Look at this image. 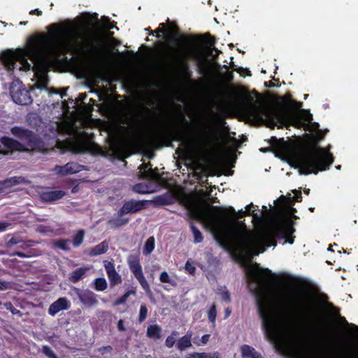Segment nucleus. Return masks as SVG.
<instances>
[{
	"instance_id": "nucleus-1",
	"label": "nucleus",
	"mask_w": 358,
	"mask_h": 358,
	"mask_svg": "<svg viewBox=\"0 0 358 358\" xmlns=\"http://www.w3.org/2000/svg\"><path fill=\"white\" fill-rule=\"evenodd\" d=\"M252 203L245 207L246 210H238L237 213L232 206L228 207L226 210L232 215L228 217L222 209L218 207L211 206L214 212L206 216L208 225L214 231V236L216 241L225 249H229L235 246H245L247 248L264 242L267 247L277 245V239L284 240V243L293 244L295 236L294 227V222L289 219L280 224L274 226L269 229L262 237L253 235L250 233L241 229L237 224L241 227L246 229L245 224L238 220L244 217L245 215H250L251 213L248 209Z\"/></svg>"
},
{
	"instance_id": "nucleus-2",
	"label": "nucleus",
	"mask_w": 358,
	"mask_h": 358,
	"mask_svg": "<svg viewBox=\"0 0 358 358\" xmlns=\"http://www.w3.org/2000/svg\"><path fill=\"white\" fill-rule=\"evenodd\" d=\"M48 35H32L29 38L28 54L29 58L36 63L45 66L55 63H69L73 61L64 54L87 56L94 59L103 57L106 52V39L99 35H91L84 45H71L66 38L71 34V28L62 23H54L49 26Z\"/></svg>"
},
{
	"instance_id": "nucleus-3",
	"label": "nucleus",
	"mask_w": 358,
	"mask_h": 358,
	"mask_svg": "<svg viewBox=\"0 0 358 358\" xmlns=\"http://www.w3.org/2000/svg\"><path fill=\"white\" fill-rule=\"evenodd\" d=\"M245 113L252 120L262 121L264 118H266L273 124L279 123L280 124L278 127L279 128L289 125L301 128L306 122H310L313 120L312 114L310 112H307V114L304 116H302L300 112H296L292 116H289L281 110L268 109L257 105L252 102V98H248L245 107Z\"/></svg>"
},
{
	"instance_id": "nucleus-4",
	"label": "nucleus",
	"mask_w": 358,
	"mask_h": 358,
	"mask_svg": "<svg viewBox=\"0 0 358 358\" xmlns=\"http://www.w3.org/2000/svg\"><path fill=\"white\" fill-rule=\"evenodd\" d=\"M334 160L331 153L326 152L322 148L316 147L308 154L297 156L296 164L301 174H317L319 171L329 169Z\"/></svg>"
},
{
	"instance_id": "nucleus-5",
	"label": "nucleus",
	"mask_w": 358,
	"mask_h": 358,
	"mask_svg": "<svg viewBox=\"0 0 358 358\" xmlns=\"http://www.w3.org/2000/svg\"><path fill=\"white\" fill-rule=\"evenodd\" d=\"M152 138L156 143L166 147L171 146L173 141H180L194 146L206 141V137L203 136L178 128L174 129L163 128L155 133Z\"/></svg>"
},
{
	"instance_id": "nucleus-6",
	"label": "nucleus",
	"mask_w": 358,
	"mask_h": 358,
	"mask_svg": "<svg viewBox=\"0 0 358 358\" xmlns=\"http://www.w3.org/2000/svg\"><path fill=\"white\" fill-rule=\"evenodd\" d=\"M306 306L297 310V315L303 322L310 324H318L320 322L321 303L314 297H307Z\"/></svg>"
},
{
	"instance_id": "nucleus-7",
	"label": "nucleus",
	"mask_w": 358,
	"mask_h": 358,
	"mask_svg": "<svg viewBox=\"0 0 358 358\" xmlns=\"http://www.w3.org/2000/svg\"><path fill=\"white\" fill-rule=\"evenodd\" d=\"M127 264L131 272L137 279L142 288L148 292L150 291V285L146 280L143 273V268L140 263V259L137 255H129L127 258Z\"/></svg>"
},
{
	"instance_id": "nucleus-8",
	"label": "nucleus",
	"mask_w": 358,
	"mask_h": 358,
	"mask_svg": "<svg viewBox=\"0 0 358 358\" xmlns=\"http://www.w3.org/2000/svg\"><path fill=\"white\" fill-rule=\"evenodd\" d=\"M150 201L131 199L125 201L117 211L120 217L129 213H136L146 208Z\"/></svg>"
},
{
	"instance_id": "nucleus-9",
	"label": "nucleus",
	"mask_w": 358,
	"mask_h": 358,
	"mask_svg": "<svg viewBox=\"0 0 358 358\" xmlns=\"http://www.w3.org/2000/svg\"><path fill=\"white\" fill-rule=\"evenodd\" d=\"M174 59L176 64V70L178 76L183 80L190 79L192 73L189 69V65L187 58L184 54L180 51L178 54L174 55Z\"/></svg>"
},
{
	"instance_id": "nucleus-10",
	"label": "nucleus",
	"mask_w": 358,
	"mask_h": 358,
	"mask_svg": "<svg viewBox=\"0 0 358 358\" xmlns=\"http://www.w3.org/2000/svg\"><path fill=\"white\" fill-rule=\"evenodd\" d=\"M73 145L77 153L89 152L92 150V137L87 133L83 131L76 138Z\"/></svg>"
},
{
	"instance_id": "nucleus-11",
	"label": "nucleus",
	"mask_w": 358,
	"mask_h": 358,
	"mask_svg": "<svg viewBox=\"0 0 358 358\" xmlns=\"http://www.w3.org/2000/svg\"><path fill=\"white\" fill-rule=\"evenodd\" d=\"M10 132L14 136L25 141L29 146L34 145L37 141L34 133L22 127L15 126L11 128Z\"/></svg>"
},
{
	"instance_id": "nucleus-12",
	"label": "nucleus",
	"mask_w": 358,
	"mask_h": 358,
	"mask_svg": "<svg viewBox=\"0 0 358 358\" xmlns=\"http://www.w3.org/2000/svg\"><path fill=\"white\" fill-rule=\"evenodd\" d=\"M22 58L23 55L21 50L16 52L7 50L0 55V60L8 71L14 70L16 62L21 60Z\"/></svg>"
},
{
	"instance_id": "nucleus-13",
	"label": "nucleus",
	"mask_w": 358,
	"mask_h": 358,
	"mask_svg": "<svg viewBox=\"0 0 358 358\" xmlns=\"http://www.w3.org/2000/svg\"><path fill=\"white\" fill-rule=\"evenodd\" d=\"M11 97L13 101L18 105L28 106L32 103L30 91L22 87L18 88L16 91H11Z\"/></svg>"
},
{
	"instance_id": "nucleus-14",
	"label": "nucleus",
	"mask_w": 358,
	"mask_h": 358,
	"mask_svg": "<svg viewBox=\"0 0 358 358\" xmlns=\"http://www.w3.org/2000/svg\"><path fill=\"white\" fill-rule=\"evenodd\" d=\"M76 293L81 303L86 306L92 307L98 303L96 294L90 289H76Z\"/></svg>"
},
{
	"instance_id": "nucleus-15",
	"label": "nucleus",
	"mask_w": 358,
	"mask_h": 358,
	"mask_svg": "<svg viewBox=\"0 0 358 358\" xmlns=\"http://www.w3.org/2000/svg\"><path fill=\"white\" fill-rule=\"evenodd\" d=\"M273 275V273L268 268L252 269L250 273V278L252 281L262 285Z\"/></svg>"
},
{
	"instance_id": "nucleus-16",
	"label": "nucleus",
	"mask_w": 358,
	"mask_h": 358,
	"mask_svg": "<svg viewBox=\"0 0 358 358\" xmlns=\"http://www.w3.org/2000/svg\"><path fill=\"white\" fill-rule=\"evenodd\" d=\"M71 307L70 301L65 297H60L54 301L48 308V314L55 316L61 310H68Z\"/></svg>"
},
{
	"instance_id": "nucleus-17",
	"label": "nucleus",
	"mask_w": 358,
	"mask_h": 358,
	"mask_svg": "<svg viewBox=\"0 0 358 358\" xmlns=\"http://www.w3.org/2000/svg\"><path fill=\"white\" fill-rule=\"evenodd\" d=\"M105 269L110 281V287H114L122 283V280L121 275L116 271L115 264L111 262H106Z\"/></svg>"
},
{
	"instance_id": "nucleus-18",
	"label": "nucleus",
	"mask_w": 358,
	"mask_h": 358,
	"mask_svg": "<svg viewBox=\"0 0 358 358\" xmlns=\"http://www.w3.org/2000/svg\"><path fill=\"white\" fill-rule=\"evenodd\" d=\"M84 166L75 162H69L64 166H56L55 170L60 175L66 176L79 173Z\"/></svg>"
},
{
	"instance_id": "nucleus-19",
	"label": "nucleus",
	"mask_w": 358,
	"mask_h": 358,
	"mask_svg": "<svg viewBox=\"0 0 358 358\" xmlns=\"http://www.w3.org/2000/svg\"><path fill=\"white\" fill-rule=\"evenodd\" d=\"M1 143L8 149L14 151H24V146L18 141L8 136H2L0 139Z\"/></svg>"
},
{
	"instance_id": "nucleus-20",
	"label": "nucleus",
	"mask_w": 358,
	"mask_h": 358,
	"mask_svg": "<svg viewBox=\"0 0 358 358\" xmlns=\"http://www.w3.org/2000/svg\"><path fill=\"white\" fill-rule=\"evenodd\" d=\"M278 100L282 106L287 107L289 110H298L301 109L303 104L302 102L292 99L290 94L279 96Z\"/></svg>"
},
{
	"instance_id": "nucleus-21",
	"label": "nucleus",
	"mask_w": 358,
	"mask_h": 358,
	"mask_svg": "<svg viewBox=\"0 0 358 358\" xmlns=\"http://www.w3.org/2000/svg\"><path fill=\"white\" fill-rule=\"evenodd\" d=\"M66 194L63 190H50L42 192L41 194V199L48 203H52L61 199Z\"/></svg>"
},
{
	"instance_id": "nucleus-22",
	"label": "nucleus",
	"mask_w": 358,
	"mask_h": 358,
	"mask_svg": "<svg viewBox=\"0 0 358 358\" xmlns=\"http://www.w3.org/2000/svg\"><path fill=\"white\" fill-rule=\"evenodd\" d=\"M27 182L28 180L23 176H13L4 180L1 184L0 189L10 188L19 184Z\"/></svg>"
},
{
	"instance_id": "nucleus-23",
	"label": "nucleus",
	"mask_w": 358,
	"mask_h": 358,
	"mask_svg": "<svg viewBox=\"0 0 358 358\" xmlns=\"http://www.w3.org/2000/svg\"><path fill=\"white\" fill-rule=\"evenodd\" d=\"M192 332L187 331L185 336L178 340L176 348L179 351H184L192 346Z\"/></svg>"
},
{
	"instance_id": "nucleus-24",
	"label": "nucleus",
	"mask_w": 358,
	"mask_h": 358,
	"mask_svg": "<svg viewBox=\"0 0 358 358\" xmlns=\"http://www.w3.org/2000/svg\"><path fill=\"white\" fill-rule=\"evenodd\" d=\"M162 329L158 324H150L147 328L146 335L148 338L158 340L162 338Z\"/></svg>"
},
{
	"instance_id": "nucleus-25",
	"label": "nucleus",
	"mask_w": 358,
	"mask_h": 358,
	"mask_svg": "<svg viewBox=\"0 0 358 358\" xmlns=\"http://www.w3.org/2000/svg\"><path fill=\"white\" fill-rule=\"evenodd\" d=\"M241 352L244 358H259L261 357L260 354L254 348L245 344L241 347Z\"/></svg>"
},
{
	"instance_id": "nucleus-26",
	"label": "nucleus",
	"mask_w": 358,
	"mask_h": 358,
	"mask_svg": "<svg viewBox=\"0 0 358 358\" xmlns=\"http://www.w3.org/2000/svg\"><path fill=\"white\" fill-rule=\"evenodd\" d=\"M108 250V243L106 241H103L99 244L93 247L90 251V255L92 257H96L106 253Z\"/></svg>"
},
{
	"instance_id": "nucleus-27",
	"label": "nucleus",
	"mask_w": 358,
	"mask_h": 358,
	"mask_svg": "<svg viewBox=\"0 0 358 358\" xmlns=\"http://www.w3.org/2000/svg\"><path fill=\"white\" fill-rule=\"evenodd\" d=\"M87 268L80 267L73 270L69 275V280L71 282L76 283L80 280L85 275Z\"/></svg>"
},
{
	"instance_id": "nucleus-28",
	"label": "nucleus",
	"mask_w": 358,
	"mask_h": 358,
	"mask_svg": "<svg viewBox=\"0 0 358 358\" xmlns=\"http://www.w3.org/2000/svg\"><path fill=\"white\" fill-rule=\"evenodd\" d=\"M143 179L157 180L159 178V173L157 168L152 169L150 166L147 171L143 172Z\"/></svg>"
},
{
	"instance_id": "nucleus-29",
	"label": "nucleus",
	"mask_w": 358,
	"mask_h": 358,
	"mask_svg": "<svg viewBox=\"0 0 358 358\" xmlns=\"http://www.w3.org/2000/svg\"><path fill=\"white\" fill-rule=\"evenodd\" d=\"M129 222L128 218H122L118 215V217L113 218L108 221V223L113 228L117 229L122 226L126 225Z\"/></svg>"
},
{
	"instance_id": "nucleus-30",
	"label": "nucleus",
	"mask_w": 358,
	"mask_h": 358,
	"mask_svg": "<svg viewBox=\"0 0 358 358\" xmlns=\"http://www.w3.org/2000/svg\"><path fill=\"white\" fill-rule=\"evenodd\" d=\"M171 197L168 194H162L155 198L154 202L157 206H166L171 203Z\"/></svg>"
},
{
	"instance_id": "nucleus-31",
	"label": "nucleus",
	"mask_w": 358,
	"mask_h": 358,
	"mask_svg": "<svg viewBox=\"0 0 358 358\" xmlns=\"http://www.w3.org/2000/svg\"><path fill=\"white\" fill-rule=\"evenodd\" d=\"M70 240L69 239H58L55 240L53 242V246L55 248H59L64 251H69L70 247H69Z\"/></svg>"
},
{
	"instance_id": "nucleus-32",
	"label": "nucleus",
	"mask_w": 358,
	"mask_h": 358,
	"mask_svg": "<svg viewBox=\"0 0 358 358\" xmlns=\"http://www.w3.org/2000/svg\"><path fill=\"white\" fill-rule=\"evenodd\" d=\"M94 289L96 291L102 292L107 288V282L104 278H97L94 280Z\"/></svg>"
},
{
	"instance_id": "nucleus-33",
	"label": "nucleus",
	"mask_w": 358,
	"mask_h": 358,
	"mask_svg": "<svg viewBox=\"0 0 358 358\" xmlns=\"http://www.w3.org/2000/svg\"><path fill=\"white\" fill-rule=\"evenodd\" d=\"M190 229L194 236V243H201L203 240V235L201 232L199 230V229L194 224L193 222L190 223Z\"/></svg>"
},
{
	"instance_id": "nucleus-34",
	"label": "nucleus",
	"mask_w": 358,
	"mask_h": 358,
	"mask_svg": "<svg viewBox=\"0 0 358 358\" xmlns=\"http://www.w3.org/2000/svg\"><path fill=\"white\" fill-rule=\"evenodd\" d=\"M85 236V231L80 229L77 231V233L73 237V245L74 247L80 246L84 240Z\"/></svg>"
},
{
	"instance_id": "nucleus-35",
	"label": "nucleus",
	"mask_w": 358,
	"mask_h": 358,
	"mask_svg": "<svg viewBox=\"0 0 358 358\" xmlns=\"http://www.w3.org/2000/svg\"><path fill=\"white\" fill-rule=\"evenodd\" d=\"M155 248V238L153 236L149 237L144 245L143 253L145 255L150 254Z\"/></svg>"
},
{
	"instance_id": "nucleus-36",
	"label": "nucleus",
	"mask_w": 358,
	"mask_h": 358,
	"mask_svg": "<svg viewBox=\"0 0 358 358\" xmlns=\"http://www.w3.org/2000/svg\"><path fill=\"white\" fill-rule=\"evenodd\" d=\"M132 189L134 192L141 194H146L150 192L148 185L143 183L136 184L134 185Z\"/></svg>"
},
{
	"instance_id": "nucleus-37",
	"label": "nucleus",
	"mask_w": 358,
	"mask_h": 358,
	"mask_svg": "<svg viewBox=\"0 0 358 358\" xmlns=\"http://www.w3.org/2000/svg\"><path fill=\"white\" fill-rule=\"evenodd\" d=\"M179 335V332L177 331H173L171 334L169 335L165 341V345L168 348H171L173 347L174 344L176 341V338Z\"/></svg>"
},
{
	"instance_id": "nucleus-38",
	"label": "nucleus",
	"mask_w": 358,
	"mask_h": 358,
	"mask_svg": "<svg viewBox=\"0 0 358 358\" xmlns=\"http://www.w3.org/2000/svg\"><path fill=\"white\" fill-rule=\"evenodd\" d=\"M203 36L206 39V43H208L210 46L213 47V50L216 52V55H215V57H217L220 51L214 47L216 43L215 38L214 36H212L210 33L205 34Z\"/></svg>"
},
{
	"instance_id": "nucleus-39",
	"label": "nucleus",
	"mask_w": 358,
	"mask_h": 358,
	"mask_svg": "<svg viewBox=\"0 0 358 358\" xmlns=\"http://www.w3.org/2000/svg\"><path fill=\"white\" fill-rule=\"evenodd\" d=\"M217 317V307L215 303H213L210 308L208 311V317L209 321L215 324Z\"/></svg>"
},
{
	"instance_id": "nucleus-40",
	"label": "nucleus",
	"mask_w": 358,
	"mask_h": 358,
	"mask_svg": "<svg viewBox=\"0 0 358 358\" xmlns=\"http://www.w3.org/2000/svg\"><path fill=\"white\" fill-rule=\"evenodd\" d=\"M148 316V308L145 304H141L140 306L138 321L142 323Z\"/></svg>"
},
{
	"instance_id": "nucleus-41",
	"label": "nucleus",
	"mask_w": 358,
	"mask_h": 358,
	"mask_svg": "<svg viewBox=\"0 0 358 358\" xmlns=\"http://www.w3.org/2000/svg\"><path fill=\"white\" fill-rule=\"evenodd\" d=\"M3 306L8 310H10L13 315H18L19 317L22 316V312L15 308L11 302H6L3 303Z\"/></svg>"
},
{
	"instance_id": "nucleus-42",
	"label": "nucleus",
	"mask_w": 358,
	"mask_h": 358,
	"mask_svg": "<svg viewBox=\"0 0 358 358\" xmlns=\"http://www.w3.org/2000/svg\"><path fill=\"white\" fill-rule=\"evenodd\" d=\"M41 351L48 358H58L57 355L48 345H43Z\"/></svg>"
},
{
	"instance_id": "nucleus-43",
	"label": "nucleus",
	"mask_w": 358,
	"mask_h": 358,
	"mask_svg": "<svg viewBox=\"0 0 358 358\" xmlns=\"http://www.w3.org/2000/svg\"><path fill=\"white\" fill-rule=\"evenodd\" d=\"M196 355L198 358H220V355L218 352H198Z\"/></svg>"
},
{
	"instance_id": "nucleus-44",
	"label": "nucleus",
	"mask_w": 358,
	"mask_h": 358,
	"mask_svg": "<svg viewBox=\"0 0 358 358\" xmlns=\"http://www.w3.org/2000/svg\"><path fill=\"white\" fill-rule=\"evenodd\" d=\"M159 280L162 282H164V283H169L171 285L175 284V282L170 278V277L166 271H163L161 273V274L159 275Z\"/></svg>"
},
{
	"instance_id": "nucleus-45",
	"label": "nucleus",
	"mask_w": 358,
	"mask_h": 358,
	"mask_svg": "<svg viewBox=\"0 0 358 358\" xmlns=\"http://www.w3.org/2000/svg\"><path fill=\"white\" fill-rule=\"evenodd\" d=\"M155 33H156V37L157 38H161V34H166L167 31H168V29L166 27V24L165 23H161L159 24V27L155 29Z\"/></svg>"
},
{
	"instance_id": "nucleus-46",
	"label": "nucleus",
	"mask_w": 358,
	"mask_h": 358,
	"mask_svg": "<svg viewBox=\"0 0 358 358\" xmlns=\"http://www.w3.org/2000/svg\"><path fill=\"white\" fill-rule=\"evenodd\" d=\"M48 85V79L45 76V77H43L38 80V83H36V87L38 89H41V90H43V89L47 90Z\"/></svg>"
},
{
	"instance_id": "nucleus-47",
	"label": "nucleus",
	"mask_w": 358,
	"mask_h": 358,
	"mask_svg": "<svg viewBox=\"0 0 358 358\" xmlns=\"http://www.w3.org/2000/svg\"><path fill=\"white\" fill-rule=\"evenodd\" d=\"M128 293H124L122 296L117 299L113 302V306H120L124 304L128 299Z\"/></svg>"
},
{
	"instance_id": "nucleus-48",
	"label": "nucleus",
	"mask_w": 358,
	"mask_h": 358,
	"mask_svg": "<svg viewBox=\"0 0 358 358\" xmlns=\"http://www.w3.org/2000/svg\"><path fill=\"white\" fill-rule=\"evenodd\" d=\"M282 143H284L283 138L278 139L275 136H272L269 140L270 145L274 148H278Z\"/></svg>"
},
{
	"instance_id": "nucleus-49",
	"label": "nucleus",
	"mask_w": 358,
	"mask_h": 358,
	"mask_svg": "<svg viewBox=\"0 0 358 358\" xmlns=\"http://www.w3.org/2000/svg\"><path fill=\"white\" fill-rule=\"evenodd\" d=\"M200 74L205 76L209 71L208 66L206 62L199 64Z\"/></svg>"
},
{
	"instance_id": "nucleus-50",
	"label": "nucleus",
	"mask_w": 358,
	"mask_h": 358,
	"mask_svg": "<svg viewBox=\"0 0 358 358\" xmlns=\"http://www.w3.org/2000/svg\"><path fill=\"white\" fill-rule=\"evenodd\" d=\"M103 25L108 29H112L115 26L113 22H111L108 17H104L102 19Z\"/></svg>"
},
{
	"instance_id": "nucleus-51",
	"label": "nucleus",
	"mask_w": 358,
	"mask_h": 358,
	"mask_svg": "<svg viewBox=\"0 0 358 358\" xmlns=\"http://www.w3.org/2000/svg\"><path fill=\"white\" fill-rule=\"evenodd\" d=\"M185 268L189 274L194 275L195 273V266L190 264L189 262H186Z\"/></svg>"
},
{
	"instance_id": "nucleus-52",
	"label": "nucleus",
	"mask_w": 358,
	"mask_h": 358,
	"mask_svg": "<svg viewBox=\"0 0 358 358\" xmlns=\"http://www.w3.org/2000/svg\"><path fill=\"white\" fill-rule=\"evenodd\" d=\"M152 166V164L149 162V163H143L140 165L139 166V169L141 171V176H142V178H143V172L144 171H147L148 169Z\"/></svg>"
},
{
	"instance_id": "nucleus-53",
	"label": "nucleus",
	"mask_w": 358,
	"mask_h": 358,
	"mask_svg": "<svg viewBox=\"0 0 358 358\" xmlns=\"http://www.w3.org/2000/svg\"><path fill=\"white\" fill-rule=\"evenodd\" d=\"M179 37V40L180 41L182 42V43H187L189 42V38L187 36H185V35H182L180 34V33H176L175 34H173L171 35V36L172 38H176V36Z\"/></svg>"
},
{
	"instance_id": "nucleus-54",
	"label": "nucleus",
	"mask_w": 358,
	"mask_h": 358,
	"mask_svg": "<svg viewBox=\"0 0 358 358\" xmlns=\"http://www.w3.org/2000/svg\"><path fill=\"white\" fill-rule=\"evenodd\" d=\"M233 70L238 72L241 75H243V73L246 72L247 76H251V72L248 69H244L243 67H239V68L236 69L235 67H233Z\"/></svg>"
},
{
	"instance_id": "nucleus-55",
	"label": "nucleus",
	"mask_w": 358,
	"mask_h": 358,
	"mask_svg": "<svg viewBox=\"0 0 358 358\" xmlns=\"http://www.w3.org/2000/svg\"><path fill=\"white\" fill-rule=\"evenodd\" d=\"M294 201L296 202H301L302 201V194H301V191H298V190H295L294 192Z\"/></svg>"
},
{
	"instance_id": "nucleus-56",
	"label": "nucleus",
	"mask_w": 358,
	"mask_h": 358,
	"mask_svg": "<svg viewBox=\"0 0 358 358\" xmlns=\"http://www.w3.org/2000/svg\"><path fill=\"white\" fill-rule=\"evenodd\" d=\"M179 120L182 124H183L185 126L190 125L189 122L185 118V117L183 115H180L179 116Z\"/></svg>"
},
{
	"instance_id": "nucleus-57",
	"label": "nucleus",
	"mask_w": 358,
	"mask_h": 358,
	"mask_svg": "<svg viewBox=\"0 0 358 358\" xmlns=\"http://www.w3.org/2000/svg\"><path fill=\"white\" fill-rule=\"evenodd\" d=\"M222 299L227 302H229L231 301L230 294L228 291L223 292L222 294Z\"/></svg>"
},
{
	"instance_id": "nucleus-58",
	"label": "nucleus",
	"mask_w": 358,
	"mask_h": 358,
	"mask_svg": "<svg viewBox=\"0 0 358 358\" xmlns=\"http://www.w3.org/2000/svg\"><path fill=\"white\" fill-rule=\"evenodd\" d=\"M117 329L120 331H124L126 330L124 322L122 320H120L117 322Z\"/></svg>"
},
{
	"instance_id": "nucleus-59",
	"label": "nucleus",
	"mask_w": 358,
	"mask_h": 358,
	"mask_svg": "<svg viewBox=\"0 0 358 358\" xmlns=\"http://www.w3.org/2000/svg\"><path fill=\"white\" fill-rule=\"evenodd\" d=\"M10 256H18L20 257H29L28 255H27L25 253L22 252H13L12 254H10Z\"/></svg>"
},
{
	"instance_id": "nucleus-60",
	"label": "nucleus",
	"mask_w": 358,
	"mask_h": 358,
	"mask_svg": "<svg viewBox=\"0 0 358 358\" xmlns=\"http://www.w3.org/2000/svg\"><path fill=\"white\" fill-rule=\"evenodd\" d=\"M99 352L104 353L105 352H110L112 350V347L110 345L103 346L99 349Z\"/></svg>"
},
{
	"instance_id": "nucleus-61",
	"label": "nucleus",
	"mask_w": 358,
	"mask_h": 358,
	"mask_svg": "<svg viewBox=\"0 0 358 358\" xmlns=\"http://www.w3.org/2000/svg\"><path fill=\"white\" fill-rule=\"evenodd\" d=\"M20 243V241L18 240V238H15V237H13L12 238H10L9 241H8V244L10 245H17Z\"/></svg>"
},
{
	"instance_id": "nucleus-62",
	"label": "nucleus",
	"mask_w": 358,
	"mask_h": 358,
	"mask_svg": "<svg viewBox=\"0 0 358 358\" xmlns=\"http://www.w3.org/2000/svg\"><path fill=\"white\" fill-rule=\"evenodd\" d=\"M210 335V334H205L202 336L201 338V341L203 344H206L208 342Z\"/></svg>"
},
{
	"instance_id": "nucleus-63",
	"label": "nucleus",
	"mask_w": 358,
	"mask_h": 358,
	"mask_svg": "<svg viewBox=\"0 0 358 358\" xmlns=\"http://www.w3.org/2000/svg\"><path fill=\"white\" fill-rule=\"evenodd\" d=\"M42 11L38 8H36V9H34V10H31L30 12H29V14L30 15H36L38 16H41L42 15Z\"/></svg>"
},
{
	"instance_id": "nucleus-64",
	"label": "nucleus",
	"mask_w": 358,
	"mask_h": 358,
	"mask_svg": "<svg viewBox=\"0 0 358 358\" xmlns=\"http://www.w3.org/2000/svg\"><path fill=\"white\" fill-rule=\"evenodd\" d=\"M10 225L9 223H7V222H1L0 223V231H3L5 230H6V229L8 228V227Z\"/></svg>"
}]
</instances>
